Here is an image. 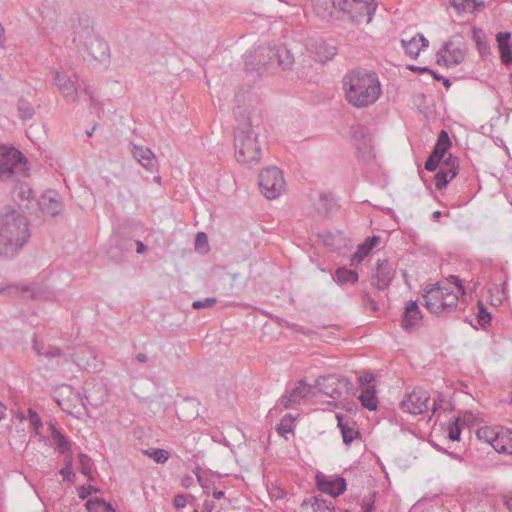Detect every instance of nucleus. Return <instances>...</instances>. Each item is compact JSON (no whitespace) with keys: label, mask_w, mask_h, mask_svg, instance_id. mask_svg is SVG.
I'll return each mask as SVG.
<instances>
[{"label":"nucleus","mask_w":512,"mask_h":512,"mask_svg":"<svg viewBox=\"0 0 512 512\" xmlns=\"http://www.w3.org/2000/svg\"><path fill=\"white\" fill-rule=\"evenodd\" d=\"M27 164L26 158L18 149L0 146V181L14 183L11 194L23 211L30 210L35 200L30 186L22 181V178L28 176Z\"/></svg>","instance_id":"obj_1"},{"label":"nucleus","mask_w":512,"mask_h":512,"mask_svg":"<svg viewBox=\"0 0 512 512\" xmlns=\"http://www.w3.org/2000/svg\"><path fill=\"white\" fill-rule=\"evenodd\" d=\"M347 102L356 108L373 105L381 96V84L375 72L354 69L348 71L342 79Z\"/></svg>","instance_id":"obj_2"},{"label":"nucleus","mask_w":512,"mask_h":512,"mask_svg":"<svg viewBox=\"0 0 512 512\" xmlns=\"http://www.w3.org/2000/svg\"><path fill=\"white\" fill-rule=\"evenodd\" d=\"M31 237L28 219L12 209L0 215V258L18 255Z\"/></svg>","instance_id":"obj_3"},{"label":"nucleus","mask_w":512,"mask_h":512,"mask_svg":"<svg viewBox=\"0 0 512 512\" xmlns=\"http://www.w3.org/2000/svg\"><path fill=\"white\" fill-rule=\"evenodd\" d=\"M261 128L250 117L238 120L234 130L235 158L241 164L254 165L261 159V147L258 141Z\"/></svg>","instance_id":"obj_4"},{"label":"nucleus","mask_w":512,"mask_h":512,"mask_svg":"<svg viewBox=\"0 0 512 512\" xmlns=\"http://www.w3.org/2000/svg\"><path fill=\"white\" fill-rule=\"evenodd\" d=\"M332 5L347 14L353 23H370L377 8L374 0H331Z\"/></svg>","instance_id":"obj_5"},{"label":"nucleus","mask_w":512,"mask_h":512,"mask_svg":"<svg viewBox=\"0 0 512 512\" xmlns=\"http://www.w3.org/2000/svg\"><path fill=\"white\" fill-rule=\"evenodd\" d=\"M73 43L80 51L86 52L93 59L103 57L108 51L107 43L97 37L89 27L74 32Z\"/></svg>","instance_id":"obj_6"},{"label":"nucleus","mask_w":512,"mask_h":512,"mask_svg":"<svg viewBox=\"0 0 512 512\" xmlns=\"http://www.w3.org/2000/svg\"><path fill=\"white\" fill-rule=\"evenodd\" d=\"M285 180L282 171L276 166H270L259 174V187L267 199H276L285 191Z\"/></svg>","instance_id":"obj_7"},{"label":"nucleus","mask_w":512,"mask_h":512,"mask_svg":"<svg viewBox=\"0 0 512 512\" xmlns=\"http://www.w3.org/2000/svg\"><path fill=\"white\" fill-rule=\"evenodd\" d=\"M351 385L348 379L335 374L323 375L316 380L318 390L333 399L340 398L343 391H348Z\"/></svg>","instance_id":"obj_8"},{"label":"nucleus","mask_w":512,"mask_h":512,"mask_svg":"<svg viewBox=\"0 0 512 512\" xmlns=\"http://www.w3.org/2000/svg\"><path fill=\"white\" fill-rule=\"evenodd\" d=\"M429 400L430 395L426 390L415 388L404 397L400 403V407L404 412L418 415L428 410Z\"/></svg>","instance_id":"obj_9"},{"label":"nucleus","mask_w":512,"mask_h":512,"mask_svg":"<svg viewBox=\"0 0 512 512\" xmlns=\"http://www.w3.org/2000/svg\"><path fill=\"white\" fill-rule=\"evenodd\" d=\"M395 277V268L387 259H378L375 272L371 277V285L376 289L386 290Z\"/></svg>","instance_id":"obj_10"},{"label":"nucleus","mask_w":512,"mask_h":512,"mask_svg":"<svg viewBox=\"0 0 512 512\" xmlns=\"http://www.w3.org/2000/svg\"><path fill=\"white\" fill-rule=\"evenodd\" d=\"M53 79L60 93L66 102L74 103L78 100V90L76 87V76H70L57 70L53 71Z\"/></svg>","instance_id":"obj_11"},{"label":"nucleus","mask_w":512,"mask_h":512,"mask_svg":"<svg viewBox=\"0 0 512 512\" xmlns=\"http://www.w3.org/2000/svg\"><path fill=\"white\" fill-rule=\"evenodd\" d=\"M316 484L318 489L331 497H337L346 490V480L341 476L327 477L319 472L316 475Z\"/></svg>","instance_id":"obj_12"},{"label":"nucleus","mask_w":512,"mask_h":512,"mask_svg":"<svg viewBox=\"0 0 512 512\" xmlns=\"http://www.w3.org/2000/svg\"><path fill=\"white\" fill-rule=\"evenodd\" d=\"M458 167V158L449 154L435 175V187L438 190L445 188L447 184L457 176Z\"/></svg>","instance_id":"obj_13"},{"label":"nucleus","mask_w":512,"mask_h":512,"mask_svg":"<svg viewBox=\"0 0 512 512\" xmlns=\"http://www.w3.org/2000/svg\"><path fill=\"white\" fill-rule=\"evenodd\" d=\"M464 58V50L459 46L455 47L452 40L445 42L443 48L436 54L437 63L441 64V59H444V65L447 67L456 66L462 63Z\"/></svg>","instance_id":"obj_14"},{"label":"nucleus","mask_w":512,"mask_h":512,"mask_svg":"<svg viewBox=\"0 0 512 512\" xmlns=\"http://www.w3.org/2000/svg\"><path fill=\"white\" fill-rule=\"evenodd\" d=\"M352 138L356 142L358 157L369 159L372 156L371 137L367 128L358 124L352 126Z\"/></svg>","instance_id":"obj_15"},{"label":"nucleus","mask_w":512,"mask_h":512,"mask_svg":"<svg viewBox=\"0 0 512 512\" xmlns=\"http://www.w3.org/2000/svg\"><path fill=\"white\" fill-rule=\"evenodd\" d=\"M423 299V305L431 313L439 314L445 311L444 304H446V302L442 301V289L438 283L431 285V288L425 291Z\"/></svg>","instance_id":"obj_16"},{"label":"nucleus","mask_w":512,"mask_h":512,"mask_svg":"<svg viewBox=\"0 0 512 512\" xmlns=\"http://www.w3.org/2000/svg\"><path fill=\"white\" fill-rule=\"evenodd\" d=\"M41 211L51 216H57L64 208L60 197L55 191L45 192L37 202Z\"/></svg>","instance_id":"obj_17"},{"label":"nucleus","mask_w":512,"mask_h":512,"mask_svg":"<svg viewBox=\"0 0 512 512\" xmlns=\"http://www.w3.org/2000/svg\"><path fill=\"white\" fill-rule=\"evenodd\" d=\"M3 295L11 297H22L26 299H37L41 293V288L36 284L31 285H9L1 289Z\"/></svg>","instance_id":"obj_18"},{"label":"nucleus","mask_w":512,"mask_h":512,"mask_svg":"<svg viewBox=\"0 0 512 512\" xmlns=\"http://www.w3.org/2000/svg\"><path fill=\"white\" fill-rule=\"evenodd\" d=\"M310 391L311 386L306 384L305 381L301 380L288 395H285L281 398L280 404L285 409L293 408L295 404L300 402V400L306 398Z\"/></svg>","instance_id":"obj_19"},{"label":"nucleus","mask_w":512,"mask_h":512,"mask_svg":"<svg viewBox=\"0 0 512 512\" xmlns=\"http://www.w3.org/2000/svg\"><path fill=\"white\" fill-rule=\"evenodd\" d=\"M133 157L147 171L153 172L158 166V161L153 151L144 146L133 145Z\"/></svg>","instance_id":"obj_20"},{"label":"nucleus","mask_w":512,"mask_h":512,"mask_svg":"<svg viewBox=\"0 0 512 512\" xmlns=\"http://www.w3.org/2000/svg\"><path fill=\"white\" fill-rule=\"evenodd\" d=\"M422 320V314L416 301H410L406 307L402 319V327L409 331L419 326Z\"/></svg>","instance_id":"obj_21"},{"label":"nucleus","mask_w":512,"mask_h":512,"mask_svg":"<svg viewBox=\"0 0 512 512\" xmlns=\"http://www.w3.org/2000/svg\"><path fill=\"white\" fill-rule=\"evenodd\" d=\"M401 44L405 53L415 59L423 49L428 47L429 41L422 34H417L410 40L402 39Z\"/></svg>","instance_id":"obj_22"},{"label":"nucleus","mask_w":512,"mask_h":512,"mask_svg":"<svg viewBox=\"0 0 512 512\" xmlns=\"http://www.w3.org/2000/svg\"><path fill=\"white\" fill-rule=\"evenodd\" d=\"M301 507L305 512H334L332 501L322 499L319 496L304 500Z\"/></svg>","instance_id":"obj_23"},{"label":"nucleus","mask_w":512,"mask_h":512,"mask_svg":"<svg viewBox=\"0 0 512 512\" xmlns=\"http://www.w3.org/2000/svg\"><path fill=\"white\" fill-rule=\"evenodd\" d=\"M449 3L458 15L475 13L485 7V3L481 0H450Z\"/></svg>","instance_id":"obj_24"},{"label":"nucleus","mask_w":512,"mask_h":512,"mask_svg":"<svg viewBox=\"0 0 512 512\" xmlns=\"http://www.w3.org/2000/svg\"><path fill=\"white\" fill-rule=\"evenodd\" d=\"M380 241L381 237L377 235L367 237L363 243L358 245L357 251L354 253L352 257V261H363L364 258L370 254L372 249L380 243Z\"/></svg>","instance_id":"obj_25"},{"label":"nucleus","mask_w":512,"mask_h":512,"mask_svg":"<svg viewBox=\"0 0 512 512\" xmlns=\"http://www.w3.org/2000/svg\"><path fill=\"white\" fill-rule=\"evenodd\" d=\"M337 421H338V427L341 431L343 442L346 445H350L354 439L360 436V432L354 428V426H351L348 421H344L345 416L343 415H336Z\"/></svg>","instance_id":"obj_26"},{"label":"nucleus","mask_w":512,"mask_h":512,"mask_svg":"<svg viewBox=\"0 0 512 512\" xmlns=\"http://www.w3.org/2000/svg\"><path fill=\"white\" fill-rule=\"evenodd\" d=\"M49 430L51 432V438L56 444V450L63 455H66L71 451V443L67 440V438L56 428V426L50 422L48 424Z\"/></svg>","instance_id":"obj_27"},{"label":"nucleus","mask_w":512,"mask_h":512,"mask_svg":"<svg viewBox=\"0 0 512 512\" xmlns=\"http://www.w3.org/2000/svg\"><path fill=\"white\" fill-rule=\"evenodd\" d=\"M278 54V46L277 47H271V46H259V54L260 55H267V59H259L256 63V66H263L266 68H275L277 67V56L275 54Z\"/></svg>","instance_id":"obj_28"},{"label":"nucleus","mask_w":512,"mask_h":512,"mask_svg":"<svg viewBox=\"0 0 512 512\" xmlns=\"http://www.w3.org/2000/svg\"><path fill=\"white\" fill-rule=\"evenodd\" d=\"M358 399L360 400L363 407L367 408L370 411H374L378 406V399L376 396V391L374 386H366L363 388L361 394Z\"/></svg>","instance_id":"obj_29"},{"label":"nucleus","mask_w":512,"mask_h":512,"mask_svg":"<svg viewBox=\"0 0 512 512\" xmlns=\"http://www.w3.org/2000/svg\"><path fill=\"white\" fill-rule=\"evenodd\" d=\"M450 147L451 140L448 133L445 130H441L431 154L442 160Z\"/></svg>","instance_id":"obj_30"},{"label":"nucleus","mask_w":512,"mask_h":512,"mask_svg":"<svg viewBox=\"0 0 512 512\" xmlns=\"http://www.w3.org/2000/svg\"><path fill=\"white\" fill-rule=\"evenodd\" d=\"M358 273L355 270L347 269L346 267H339L336 269L333 279L340 285L354 284L358 281Z\"/></svg>","instance_id":"obj_31"},{"label":"nucleus","mask_w":512,"mask_h":512,"mask_svg":"<svg viewBox=\"0 0 512 512\" xmlns=\"http://www.w3.org/2000/svg\"><path fill=\"white\" fill-rule=\"evenodd\" d=\"M90 358L94 361L95 356L93 351L90 349H82L80 353L76 354V364L80 367H83L88 371H96L97 365L90 362Z\"/></svg>","instance_id":"obj_32"},{"label":"nucleus","mask_w":512,"mask_h":512,"mask_svg":"<svg viewBox=\"0 0 512 512\" xmlns=\"http://www.w3.org/2000/svg\"><path fill=\"white\" fill-rule=\"evenodd\" d=\"M493 448L499 453L507 452L512 438V430L501 431L494 437Z\"/></svg>","instance_id":"obj_33"},{"label":"nucleus","mask_w":512,"mask_h":512,"mask_svg":"<svg viewBox=\"0 0 512 512\" xmlns=\"http://www.w3.org/2000/svg\"><path fill=\"white\" fill-rule=\"evenodd\" d=\"M88 512H116L111 503L102 498H92L86 502Z\"/></svg>","instance_id":"obj_34"},{"label":"nucleus","mask_w":512,"mask_h":512,"mask_svg":"<svg viewBox=\"0 0 512 512\" xmlns=\"http://www.w3.org/2000/svg\"><path fill=\"white\" fill-rule=\"evenodd\" d=\"M277 67L285 70L290 68L294 63V57L291 52L284 46H278Z\"/></svg>","instance_id":"obj_35"},{"label":"nucleus","mask_w":512,"mask_h":512,"mask_svg":"<svg viewBox=\"0 0 512 512\" xmlns=\"http://www.w3.org/2000/svg\"><path fill=\"white\" fill-rule=\"evenodd\" d=\"M17 110H18V115H19L20 119L23 121L30 120L35 115L34 107L28 100H26L24 98H20L18 100Z\"/></svg>","instance_id":"obj_36"},{"label":"nucleus","mask_w":512,"mask_h":512,"mask_svg":"<svg viewBox=\"0 0 512 512\" xmlns=\"http://www.w3.org/2000/svg\"><path fill=\"white\" fill-rule=\"evenodd\" d=\"M294 417L291 414H286L277 425L276 430L280 436L288 439L287 434L294 431Z\"/></svg>","instance_id":"obj_37"},{"label":"nucleus","mask_w":512,"mask_h":512,"mask_svg":"<svg viewBox=\"0 0 512 512\" xmlns=\"http://www.w3.org/2000/svg\"><path fill=\"white\" fill-rule=\"evenodd\" d=\"M259 59H267V55L259 54V47L254 52L245 54V68L249 71H258L262 66H256Z\"/></svg>","instance_id":"obj_38"},{"label":"nucleus","mask_w":512,"mask_h":512,"mask_svg":"<svg viewBox=\"0 0 512 512\" xmlns=\"http://www.w3.org/2000/svg\"><path fill=\"white\" fill-rule=\"evenodd\" d=\"M144 454L152 458L158 464H164L169 459V452L160 448H149Z\"/></svg>","instance_id":"obj_39"},{"label":"nucleus","mask_w":512,"mask_h":512,"mask_svg":"<svg viewBox=\"0 0 512 512\" xmlns=\"http://www.w3.org/2000/svg\"><path fill=\"white\" fill-rule=\"evenodd\" d=\"M491 313L488 311L487 307L481 302H478V312H477V322L478 324L485 329L491 322Z\"/></svg>","instance_id":"obj_40"},{"label":"nucleus","mask_w":512,"mask_h":512,"mask_svg":"<svg viewBox=\"0 0 512 512\" xmlns=\"http://www.w3.org/2000/svg\"><path fill=\"white\" fill-rule=\"evenodd\" d=\"M476 434L478 439L483 440L493 447L494 437H496L498 433L488 427H481L477 430Z\"/></svg>","instance_id":"obj_41"},{"label":"nucleus","mask_w":512,"mask_h":512,"mask_svg":"<svg viewBox=\"0 0 512 512\" xmlns=\"http://www.w3.org/2000/svg\"><path fill=\"white\" fill-rule=\"evenodd\" d=\"M473 38L477 45V48L481 54H484L488 50V44L484 33L481 29H473Z\"/></svg>","instance_id":"obj_42"},{"label":"nucleus","mask_w":512,"mask_h":512,"mask_svg":"<svg viewBox=\"0 0 512 512\" xmlns=\"http://www.w3.org/2000/svg\"><path fill=\"white\" fill-rule=\"evenodd\" d=\"M460 418L457 417L448 424V438L451 441H459L461 435V428L459 425Z\"/></svg>","instance_id":"obj_43"},{"label":"nucleus","mask_w":512,"mask_h":512,"mask_svg":"<svg viewBox=\"0 0 512 512\" xmlns=\"http://www.w3.org/2000/svg\"><path fill=\"white\" fill-rule=\"evenodd\" d=\"M69 390H70L71 401L74 402V408H76L77 406H81V407L85 408L86 407V402L91 404V402L89 401L88 396H86V395L82 396L80 391H75L71 387H69Z\"/></svg>","instance_id":"obj_44"},{"label":"nucleus","mask_w":512,"mask_h":512,"mask_svg":"<svg viewBox=\"0 0 512 512\" xmlns=\"http://www.w3.org/2000/svg\"><path fill=\"white\" fill-rule=\"evenodd\" d=\"M319 54V60L322 62H326L328 60H331L336 54L337 49L335 46H328V45H321Z\"/></svg>","instance_id":"obj_45"},{"label":"nucleus","mask_w":512,"mask_h":512,"mask_svg":"<svg viewBox=\"0 0 512 512\" xmlns=\"http://www.w3.org/2000/svg\"><path fill=\"white\" fill-rule=\"evenodd\" d=\"M80 471L83 475L90 476L92 473V460L86 454H79Z\"/></svg>","instance_id":"obj_46"},{"label":"nucleus","mask_w":512,"mask_h":512,"mask_svg":"<svg viewBox=\"0 0 512 512\" xmlns=\"http://www.w3.org/2000/svg\"><path fill=\"white\" fill-rule=\"evenodd\" d=\"M442 301L446 302V304H444L445 311H451L458 304V295L454 292H447V294H444V291L442 290Z\"/></svg>","instance_id":"obj_47"},{"label":"nucleus","mask_w":512,"mask_h":512,"mask_svg":"<svg viewBox=\"0 0 512 512\" xmlns=\"http://www.w3.org/2000/svg\"><path fill=\"white\" fill-rule=\"evenodd\" d=\"M60 474L63 477L64 481H72V478L74 477L73 473V465H72V457H66V462L64 467L60 470Z\"/></svg>","instance_id":"obj_48"},{"label":"nucleus","mask_w":512,"mask_h":512,"mask_svg":"<svg viewBox=\"0 0 512 512\" xmlns=\"http://www.w3.org/2000/svg\"><path fill=\"white\" fill-rule=\"evenodd\" d=\"M28 418H29L31 425L33 426L35 433L39 434L40 429L42 427V422H41V419H40L38 413L35 410L30 408L28 410Z\"/></svg>","instance_id":"obj_49"},{"label":"nucleus","mask_w":512,"mask_h":512,"mask_svg":"<svg viewBox=\"0 0 512 512\" xmlns=\"http://www.w3.org/2000/svg\"><path fill=\"white\" fill-rule=\"evenodd\" d=\"M377 493L372 492L368 496H365L362 500V512H373L374 511V503Z\"/></svg>","instance_id":"obj_50"},{"label":"nucleus","mask_w":512,"mask_h":512,"mask_svg":"<svg viewBox=\"0 0 512 512\" xmlns=\"http://www.w3.org/2000/svg\"><path fill=\"white\" fill-rule=\"evenodd\" d=\"M511 33L510 32H500L496 35V41L498 44V48L506 49V47H512L510 43Z\"/></svg>","instance_id":"obj_51"},{"label":"nucleus","mask_w":512,"mask_h":512,"mask_svg":"<svg viewBox=\"0 0 512 512\" xmlns=\"http://www.w3.org/2000/svg\"><path fill=\"white\" fill-rule=\"evenodd\" d=\"M188 498H190L192 501L195 500V497L192 495H185V494H178L174 497L173 504L174 507L178 510L180 508H184L188 503Z\"/></svg>","instance_id":"obj_52"},{"label":"nucleus","mask_w":512,"mask_h":512,"mask_svg":"<svg viewBox=\"0 0 512 512\" xmlns=\"http://www.w3.org/2000/svg\"><path fill=\"white\" fill-rule=\"evenodd\" d=\"M217 302L216 298L208 297L204 300H196L192 303V308L201 309L213 306Z\"/></svg>","instance_id":"obj_53"},{"label":"nucleus","mask_w":512,"mask_h":512,"mask_svg":"<svg viewBox=\"0 0 512 512\" xmlns=\"http://www.w3.org/2000/svg\"><path fill=\"white\" fill-rule=\"evenodd\" d=\"M441 161H442L441 159L430 154L428 159L425 162V169L430 172L435 171Z\"/></svg>","instance_id":"obj_54"},{"label":"nucleus","mask_w":512,"mask_h":512,"mask_svg":"<svg viewBox=\"0 0 512 512\" xmlns=\"http://www.w3.org/2000/svg\"><path fill=\"white\" fill-rule=\"evenodd\" d=\"M197 477V481L198 483L200 484V486L203 488V492L205 495H209L210 494V489L214 487V484L213 482H211L210 480L208 479H204L200 474H197L196 475Z\"/></svg>","instance_id":"obj_55"},{"label":"nucleus","mask_w":512,"mask_h":512,"mask_svg":"<svg viewBox=\"0 0 512 512\" xmlns=\"http://www.w3.org/2000/svg\"><path fill=\"white\" fill-rule=\"evenodd\" d=\"M501 60L503 64L509 65L512 63V47H506V49H500Z\"/></svg>","instance_id":"obj_56"},{"label":"nucleus","mask_w":512,"mask_h":512,"mask_svg":"<svg viewBox=\"0 0 512 512\" xmlns=\"http://www.w3.org/2000/svg\"><path fill=\"white\" fill-rule=\"evenodd\" d=\"M62 355V351L58 347H49L48 350L44 351L43 356L47 358H56Z\"/></svg>","instance_id":"obj_57"},{"label":"nucleus","mask_w":512,"mask_h":512,"mask_svg":"<svg viewBox=\"0 0 512 512\" xmlns=\"http://www.w3.org/2000/svg\"><path fill=\"white\" fill-rule=\"evenodd\" d=\"M447 280L449 281V283L454 284L460 292L464 293V287L462 284V280L458 276L450 275L447 278Z\"/></svg>","instance_id":"obj_58"},{"label":"nucleus","mask_w":512,"mask_h":512,"mask_svg":"<svg viewBox=\"0 0 512 512\" xmlns=\"http://www.w3.org/2000/svg\"><path fill=\"white\" fill-rule=\"evenodd\" d=\"M32 349L37 353V355L42 356L44 354V346L41 345L36 337V334L33 336L32 340Z\"/></svg>","instance_id":"obj_59"},{"label":"nucleus","mask_w":512,"mask_h":512,"mask_svg":"<svg viewBox=\"0 0 512 512\" xmlns=\"http://www.w3.org/2000/svg\"><path fill=\"white\" fill-rule=\"evenodd\" d=\"M363 302L365 305L370 306L374 311L378 310L377 302L369 294H365Z\"/></svg>","instance_id":"obj_60"},{"label":"nucleus","mask_w":512,"mask_h":512,"mask_svg":"<svg viewBox=\"0 0 512 512\" xmlns=\"http://www.w3.org/2000/svg\"><path fill=\"white\" fill-rule=\"evenodd\" d=\"M202 244H207V236L204 232H199L196 234L195 247L199 248Z\"/></svg>","instance_id":"obj_61"},{"label":"nucleus","mask_w":512,"mask_h":512,"mask_svg":"<svg viewBox=\"0 0 512 512\" xmlns=\"http://www.w3.org/2000/svg\"><path fill=\"white\" fill-rule=\"evenodd\" d=\"M407 68L410 71L416 72V73H433V70H431L428 67H420V66H415V65H408Z\"/></svg>","instance_id":"obj_62"},{"label":"nucleus","mask_w":512,"mask_h":512,"mask_svg":"<svg viewBox=\"0 0 512 512\" xmlns=\"http://www.w3.org/2000/svg\"><path fill=\"white\" fill-rule=\"evenodd\" d=\"M433 78L437 81H442L443 85L448 89L451 86V82L448 78H445L444 76L436 73L433 71V73H430Z\"/></svg>","instance_id":"obj_63"},{"label":"nucleus","mask_w":512,"mask_h":512,"mask_svg":"<svg viewBox=\"0 0 512 512\" xmlns=\"http://www.w3.org/2000/svg\"><path fill=\"white\" fill-rule=\"evenodd\" d=\"M215 505L213 501L205 500L202 507V512H212Z\"/></svg>","instance_id":"obj_64"}]
</instances>
